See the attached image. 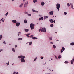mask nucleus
I'll return each mask as SVG.
<instances>
[{"instance_id":"1","label":"nucleus","mask_w":74,"mask_h":74,"mask_svg":"<svg viewBox=\"0 0 74 74\" xmlns=\"http://www.w3.org/2000/svg\"><path fill=\"white\" fill-rule=\"evenodd\" d=\"M18 58H19V59L21 58V60L22 62H26V61H25V59H24V58H25V56H18Z\"/></svg>"},{"instance_id":"2","label":"nucleus","mask_w":74,"mask_h":74,"mask_svg":"<svg viewBox=\"0 0 74 74\" xmlns=\"http://www.w3.org/2000/svg\"><path fill=\"white\" fill-rule=\"evenodd\" d=\"M30 27L31 30L34 29V24L32 23L30 24Z\"/></svg>"},{"instance_id":"3","label":"nucleus","mask_w":74,"mask_h":74,"mask_svg":"<svg viewBox=\"0 0 74 74\" xmlns=\"http://www.w3.org/2000/svg\"><path fill=\"white\" fill-rule=\"evenodd\" d=\"M56 8L58 10V11H59V8H60V4L59 3H57L56 4Z\"/></svg>"},{"instance_id":"4","label":"nucleus","mask_w":74,"mask_h":74,"mask_svg":"<svg viewBox=\"0 0 74 74\" xmlns=\"http://www.w3.org/2000/svg\"><path fill=\"white\" fill-rule=\"evenodd\" d=\"M41 32H45V33L46 32V29L45 28H42L41 29Z\"/></svg>"},{"instance_id":"5","label":"nucleus","mask_w":74,"mask_h":74,"mask_svg":"<svg viewBox=\"0 0 74 74\" xmlns=\"http://www.w3.org/2000/svg\"><path fill=\"white\" fill-rule=\"evenodd\" d=\"M27 4H28V2H25L24 4V7H27Z\"/></svg>"},{"instance_id":"6","label":"nucleus","mask_w":74,"mask_h":74,"mask_svg":"<svg viewBox=\"0 0 74 74\" xmlns=\"http://www.w3.org/2000/svg\"><path fill=\"white\" fill-rule=\"evenodd\" d=\"M16 26H19L20 25V23H16Z\"/></svg>"},{"instance_id":"7","label":"nucleus","mask_w":74,"mask_h":74,"mask_svg":"<svg viewBox=\"0 0 74 74\" xmlns=\"http://www.w3.org/2000/svg\"><path fill=\"white\" fill-rule=\"evenodd\" d=\"M53 11H51L49 12V14L50 15H53Z\"/></svg>"},{"instance_id":"8","label":"nucleus","mask_w":74,"mask_h":74,"mask_svg":"<svg viewBox=\"0 0 74 74\" xmlns=\"http://www.w3.org/2000/svg\"><path fill=\"white\" fill-rule=\"evenodd\" d=\"M70 5L71 6V8L72 9H74V8H73V4L70 3Z\"/></svg>"},{"instance_id":"9","label":"nucleus","mask_w":74,"mask_h":74,"mask_svg":"<svg viewBox=\"0 0 74 74\" xmlns=\"http://www.w3.org/2000/svg\"><path fill=\"white\" fill-rule=\"evenodd\" d=\"M33 40H37V38L33 37H32Z\"/></svg>"},{"instance_id":"10","label":"nucleus","mask_w":74,"mask_h":74,"mask_svg":"<svg viewBox=\"0 0 74 74\" xmlns=\"http://www.w3.org/2000/svg\"><path fill=\"white\" fill-rule=\"evenodd\" d=\"M44 4H45V3H44V2H42L41 3V5L42 6H43V5H44Z\"/></svg>"},{"instance_id":"11","label":"nucleus","mask_w":74,"mask_h":74,"mask_svg":"<svg viewBox=\"0 0 74 74\" xmlns=\"http://www.w3.org/2000/svg\"><path fill=\"white\" fill-rule=\"evenodd\" d=\"M12 21L13 23H16V20H12Z\"/></svg>"},{"instance_id":"12","label":"nucleus","mask_w":74,"mask_h":74,"mask_svg":"<svg viewBox=\"0 0 74 74\" xmlns=\"http://www.w3.org/2000/svg\"><path fill=\"white\" fill-rule=\"evenodd\" d=\"M43 19H44V18L42 17L39 18V21H40V20H43Z\"/></svg>"},{"instance_id":"13","label":"nucleus","mask_w":74,"mask_h":74,"mask_svg":"<svg viewBox=\"0 0 74 74\" xmlns=\"http://www.w3.org/2000/svg\"><path fill=\"white\" fill-rule=\"evenodd\" d=\"M24 22L25 23H27V20H25Z\"/></svg>"},{"instance_id":"14","label":"nucleus","mask_w":74,"mask_h":74,"mask_svg":"<svg viewBox=\"0 0 74 74\" xmlns=\"http://www.w3.org/2000/svg\"><path fill=\"white\" fill-rule=\"evenodd\" d=\"M33 2L34 3H36L37 2V0H33Z\"/></svg>"},{"instance_id":"15","label":"nucleus","mask_w":74,"mask_h":74,"mask_svg":"<svg viewBox=\"0 0 74 74\" xmlns=\"http://www.w3.org/2000/svg\"><path fill=\"white\" fill-rule=\"evenodd\" d=\"M0 21H2V22H4V19L3 18Z\"/></svg>"},{"instance_id":"16","label":"nucleus","mask_w":74,"mask_h":74,"mask_svg":"<svg viewBox=\"0 0 74 74\" xmlns=\"http://www.w3.org/2000/svg\"><path fill=\"white\" fill-rule=\"evenodd\" d=\"M12 51H13V52H15V48H13V49H12Z\"/></svg>"},{"instance_id":"17","label":"nucleus","mask_w":74,"mask_h":74,"mask_svg":"<svg viewBox=\"0 0 74 74\" xmlns=\"http://www.w3.org/2000/svg\"><path fill=\"white\" fill-rule=\"evenodd\" d=\"M3 38V36H2V35L0 36V40H1V39Z\"/></svg>"},{"instance_id":"18","label":"nucleus","mask_w":74,"mask_h":74,"mask_svg":"<svg viewBox=\"0 0 74 74\" xmlns=\"http://www.w3.org/2000/svg\"><path fill=\"white\" fill-rule=\"evenodd\" d=\"M25 30L26 32H28V31H29V29H25Z\"/></svg>"},{"instance_id":"19","label":"nucleus","mask_w":74,"mask_h":74,"mask_svg":"<svg viewBox=\"0 0 74 74\" xmlns=\"http://www.w3.org/2000/svg\"><path fill=\"white\" fill-rule=\"evenodd\" d=\"M48 18V16H46L44 17V19H47Z\"/></svg>"},{"instance_id":"20","label":"nucleus","mask_w":74,"mask_h":74,"mask_svg":"<svg viewBox=\"0 0 74 74\" xmlns=\"http://www.w3.org/2000/svg\"><path fill=\"white\" fill-rule=\"evenodd\" d=\"M62 58V56H61V55L59 56L58 57V59H60V58Z\"/></svg>"},{"instance_id":"21","label":"nucleus","mask_w":74,"mask_h":74,"mask_svg":"<svg viewBox=\"0 0 74 74\" xmlns=\"http://www.w3.org/2000/svg\"><path fill=\"white\" fill-rule=\"evenodd\" d=\"M49 40H52V37H50L49 38Z\"/></svg>"},{"instance_id":"22","label":"nucleus","mask_w":74,"mask_h":74,"mask_svg":"<svg viewBox=\"0 0 74 74\" xmlns=\"http://www.w3.org/2000/svg\"><path fill=\"white\" fill-rule=\"evenodd\" d=\"M70 45H74V43H71Z\"/></svg>"},{"instance_id":"23","label":"nucleus","mask_w":74,"mask_h":74,"mask_svg":"<svg viewBox=\"0 0 74 74\" xmlns=\"http://www.w3.org/2000/svg\"><path fill=\"white\" fill-rule=\"evenodd\" d=\"M32 11L33 12H36V10L34 9H33Z\"/></svg>"},{"instance_id":"24","label":"nucleus","mask_w":74,"mask_h":74,"mask_svg":"<svg viewBox=\"0 0 74 74\" xmlns=\"http://www.w3.org/2000/svg\"><path fill=\"white\" fill-rule=\"evenodd\" d=\"M22 40V38H19L18 39V40Z\"/></svg>"},{"instance_id":"25","label":"nucleus","mask_w":74,"mask_h":74,"mask_svg":"<svg viewBox=\"0 0 74 74\" xmlns=\"http://www.w3.org/2000/svg\"><path fill=\"white\" fill-rule=\"evenodd\" d=\"M50 26L51 27H53V25L52 24H51Z\"/></svg>"},{"instance_id":"26","label":"nucleus","mask_w":74,"mask_h":74,"mask_svg":"<svg viewBox=\"0 0 74 74\" xmlns=\"http://www.w3.org/2000/svg\"><path fill=\"white\" fill-rule=\"evenodd\" d=\"M71 64H73V60H71Z\"/></svg>"},{"instance_id":"27","label":"nucleus","mask_w":74,"mask_h":74,"mask_svg":"<svg viewBox=\"0 0 74 74\" xmlns=\"http://www.w3.org/2000/svg\"><path fill=\"white\" fill-rule=\"evenodd\" d=\"M65 64L66 63V64L69 63V62L68 61H66L65 62Z\"/></svg>"},{"instance_id":"28","label":"nucleus","mask_w":74,"mask_h":74,"mask_svg":"<svg viewBox=\"0 0 74 74\" xmlns=\"http://www.w3.org/2000/svg\"><path fill=\"white\" fill-rule=\"evenodd\" d=\"M67 5L68 7H70V4L69 3H67Z\"/></svg>"},{"instance_id":"29","label":"nucleus","mask_w":74,"mask_h":74,"mask_svg":"<svg viewBox=\"0 0 74 74\" xmlns=\"http://www.w3.org/2000/svg\"><path fill=\"white\" fill-rule=\"evenodd\" d=\"M53 47L54 48H56V46L55 45H54Z\"/></svg>"},{"instance_id":"30","label":"nucleus","mask_w":74,"mask_h":74,"mask_svg":"<svg viewBox=\"0 0 74 74\" xmlns=\"http://www.w3.org/2000/svg\"><path fill=\"white\" fill-rule=\"evenodd\" d=\"M32 44V42H30L29 43V45H31Z\"/></svg>"},{"instance_id":"31","label":"nucleus","mask_w":74,"mask_h":74,"mask_svg":"<svg viewBox=\"0 0 74 74\" xmlns=\"http://www.w3.org/2000/svg\"><path fill=\"white\" fill-rule=\"evenodd\" d=\"M64 15H66L67 14V13L66 12H65L64 13Z\"/></svg>"},{"instance_id":"32","label":"nucleus","mask_w":74,"mask_h":74,"mask_svg":"<svg viewBox=\"0 0 74 74\" xmlns=\"http://www.w3.org/2000/svg\"><path fill=\"white\" fill-rule=\"evenodd\" d=\"M62 49L63 51H64L65 50V48L64 47H62Z\"/></svg>"},{"instance_id":"33","label":"nucleus","mask_w":74,"mask_h":74,"mask_svg":"<svg viewBox=\"0 0 74 74\" xmlns=\"http://www.w3.org/2000/svg\"><path fill=\"white\" fill-rule=\"evenodd\" d=\"M23 5V4H21L20 5V7H22Z\"/></svg>"},{"instance_id":"34","label":"nucleus","mask_w":74,"mask_h":74,"mask_svg":"<svg viewBox=\"0 0 74 74\" xmlns=\"http://www.w3.org/2000/svg\"><path fill=\"white\" fill-rule=\"evenodd\" d=\"M49 21H50V22H51L52 21H53V20L50 19L49 20Z\"/></svg>"},{"instance_id":"35","label":"nucleus","mask_w":74,"mask_h":74,"mask_svg":"<svg viewBox=\"0 0 74 74\" xmlns=\"http://www.w3.org/2000/svg\"><path fill=\"white\" fill-rule=\"evenodd\" d=\"M36 60H37V57H36V58L34 60V61H36Z\"/></svg>"},{"instance_id":"36","label":"nucleus","mask_w":74,"mask_h":74,"mask_svg":"<svg viewBox=\"0 0 74 74\" xmlns=\"http://www.w3.org/2000/svg\"><path fill=\"white\" fill-rule=\"evenodd\" d=\"M30 34H26L27 36H29Z\"/></svg>"},{"instance_id":"37","label":"nucleus","mask_w":74,"mask_h":74,"mask_svg":"<svg viewBox=\"0 0 74 74\" xmlns=\"http://www.w3.org/2000/svg\"><path fill=\"white\" fill-rule=\"evenodd\" d=\"M15 48H16V47H18V46L17 45H15Z\"/></svg>"},{"instance_id":"38","label":"nucleus","mask_w":74,"mask_h":74,"mask_svg":"<svg viewBox=\"0 0 74 74\" xmlns=\"http://www.w3.org/2000/svg\"><path fill=\"white\" fill-rule=\"evenodd\" d=\"M33 35H32L30 36L31 38H32V37H33Z\"/></svg>"},{"instance_id":"39","label":"nucleus","mask_w":74,"mask_h":74,"mask_svg":"<svg viewBox=\"0 0 74 74\" xmlns=\"http://www.w3.org/2000/svg\"><path fill=\"white\" fill-rule=\"evenodd\" d=\"M8 12H7V13L6 14H5L6 16H7V15H8Z\"/></svg>"},{"instance_id":"40","label":"nucleus","mask_w":74,"mask_h":74,"mask_svg":"<svg viewBox=\"0 0 74 74\" xmlns=\"http://www.w3.org/2000/svg\"><path fill=\"white\" fill-rule=\"evenodd\" d=\"M7 65H9V62H8V63H6Z\"/></svg>"},{"instance_id":"41","label":"nucleus","mask_w":74,"mask_h":74,"mask_svg":"<svg viewBox=\"0 0 74 74\" xmlns=\"http://www.w3.org/2000/svg\"><path fill=\"white\" fill-rule=\"evenodd\" d=\"M24 13L25 14H28L27 12H25Z\"/></svg>"},{"instance_id":"42","label":"nucleus","mask_w":74,"mask_h":74,"mask_svg":"<svg viewBox=\"0 0 74 74\" xmlns=\"http://www.w3.org/2000/svg\"><path fill=\"white\" fill-rule=\"evenodd\" d=\"M63 50H62V49H61V53H63Z\"/></svg>"},{"instance_id":"43","label":"nucleus","mask_w":74,"mask_h":74,"mask_svg":"<svg viewBox=\"0 0 74 74\" xmlns=\"http://www.w3.org/2000/svg\"><path fill=\"white\" fill-rule=\"evenodd\" d=\"M28 16H31V14H28Z\"/></svg>"},{"instance_id":"44","label":"nucleus","mask_w":74,"mask_h":74,"mask_svg":"<svg viewBox=\"0 0 74 74\" xmlns=\"http://www.w3.org/2000/svg\"><path fill=\"white\" fill-rule=\"evenodd\" d=\"M16 73V72H14L13 73V74H15Z\"/></svg>"},{"instance_id":"45","label":"nucleus","mask_w":74,"mask_h":74,"mask_svg":"<svg viewBox=\"0 0 74 74\" xmlns=\"http://www.w3.org/2000/svg\"><path fill=\"white\" fill-rule=\"evenodd\" d=\"M44 58V57H42L41 58V59H43Z\"/></svg>"},{"instance_id":"46","label":"nucleus","mask_w":74,"mask_h":74,"mask_svg":"<svg viewBox=\"0 0 74 74\" xmlns=\"http://www.w3.org/2000/svg\"><path fill=\"white\" fill-rule=\"evenodd\" d=\"M73 59H72L73 60V62H74V56L73 58Z\"/></svg>"},{"instance_id":"47","label":"nucleus","mask_w":74,"mask_h":74,"mask_svg":"<svg viewBox=\"0 0 74 74\" xmlns=\"http://www.w3.org/2000/svg\"><path fill=\"white\" fill-rule=\"evenodd\" d=\"M3 43L5 44H6V43L5 42V41L3 42Z\"/></svg>"},{"instance_id":"48","label":"nucleus","mask_w":74,"mask_h":74,"mask_svg":"<svg viewBox=\"0 0 74 74\" xmlns=\"http://www.w3.org/2000/svg\"><path fill=\"white\" fill-rule=\"evenodd\" d=\"M53 22H54V23H55V20L53 21Z\"/></svg>"},{"instance_id":"49","label":"nucleus","mask_w":74,"mask_h":74,"mask_svg":"<svg viewBox=\"0 0 74 74\" xmlns=\"http://www.w3.org/2000/svg\"><path fill=\"white\" fill-rule=\"evenodd\" d=\"M40 31H41V29H39V32H40Z\"/></svg>"},{"instance_id":"50","label":"nucleus","mask_w":74,"mask_h":74,"mask_svg":"<svg viewBox=\"0 0 74 74\" xmlns=\"http://www.w3.org/2000/svg\"><path fill=\"white\" fill-rule=\"evenodd\" d=\"M18 34H21V32H19V33H18Z\"/></svg>"},{"instance_id":"51","label":"nucleus","mask_w":74,"mask_h":74,"mask_svg":"<svg viewBox=\"0 0 74 74\" xmlns=\"http://www.w3.org/2000/svg\"><path fill=\"white\" fill-rule=\"evenodd\" d=\"M19 74V73H18V72H17L15 74Z\"/></svg>"},{"instance_id":"52","label":"nucleus","mask_w":74,"mask_h":74,"mask_svg":"<svg viewBox=\"0 0 74 74\" xmlns=\"http://www.w3.org/2000/svg\"><path fill=\"white\" fill-rule=\"evenodd\" d=\"M53 21H52L51 23H53Z\"/></svg>"},{"instance_id":"53","label":"nucleus","mask_w":74,"mask_h":74,"mask_svg":"<svg viewBox=\"0 0 74 74\" xmlns=\"http://www.w3.org/2000/svg\"><path fill=\"white\" fill-rule=\"evenodd\" d=\"M36 12H38V11H36Z\"/></svg>"},{"instance_id":"54","label":"nucleus","mask_w":74,"mask_h":74,"mask_svg":"<svg viewBox=\"0 0 74 74\" xmlns=\"http://www.w3.org/2000/svg\"><path fill=\"white\" fill-rule=\"evenodd\" d=\"M50 44H53V43L52 42H51L50 43Z\"/></svg>"},{"instance_id":"55","label":"nucleus","mask_w":74,"mask_h":74,"mask_svg":"<svg viewBox=\"0 0 74 74\" xmlns=\"http://www.w3.org/2000/svg\"><path fill=\"white\" fill-rule=\"evenodd\" d=\"M27 37H28V38H29V37H30V36H28Z\"/></svg>"},{"instance_id":"56","label":"nucleus","mask_w":74,"mask_h":74,"mask_svg":"<svg viewBox=\"0 0 74 74\" xmlns=\"http://www.w3.org/2000/svg\"><path fill=\"white\" fill-rule=\"evenodd\" d=\"M46 62H45V64L46 63Z\"/></svg>"},{"instance_id":"57","label":"nucleus","mask_w":74,"mask_h":74,"mask_svg":"<svg viewBox=\"0 0 74 74\" xmlns=\"http://www.w3.org/2000/svg\"><path fill=\"white\" fill-rule=\"evenodd\" d=\"M57 41H59V40H57Z\"/></svg>"},{"instance_id":"58","label":"nucleus","mask_w":74,"mask_h":74,"mask_svg":"<svg viewBox=\"0 0 74 74\" xmlns=\"http://www.w3.org/2000/svg\"><path fill=\"white\" fill-rule=\"evenodd\" d=\"M1 52V50H0V52Z\"/></svg>"},{"instance_id":"59","label":"nucleus","mask_w":74,"mask_h":74,"mask_svg":"<svg viewBox=\"0 0 74 74\" xmlns=\"http://www.w3.org/2000/svg\"><path fill=\"white\" fill-rule=\"evenodd\" d=\"M55 56L56 57V58H56V56Z\"/></svg>"},{"instance_id":"60","label":"nucleus","mask_w":74,"mask_h":74,"mask_svg":"<svg viewBox=\"0 0 74 74\" xmlns=\"http://www.w3.org/2000/svg\"><path fill=\"white\" fill-rule=\"evenodd\" d=\"M19 34H18V36H19Z\"/></svg>"},{"instance_id":"61","label":"nucleus","mask_w":74,"mask_h":74,"mask_svg":"<svg viewBox=\"0 0 74 74\" xmlns=\"http://www.w3.org/2000/svg\"><path fill=\"white\" fill-rule=\"evenodd\" d=\"M12 1H14V0H12Z\"/></svg>"},{"instance_id":"62","label":"nucleus","mask_w":74,"mask_h":74,"mask_svg":"<svg viewBox=\"0 0 74 74\" xmlns=\"http://www.w3.org/2000/svg\"><path fill=\"white\" fill-rule=\"evenodd\" d=\"M1 51H3V49L1 50Z\"/></svg>"},{"instance_id":"63","label":"nucleus","mask_w":74,"mask_h":74,"mask_svg":"<svg viewBox=\"0 0 74 74\" xmlns=\"http://www.w3.org/2000/svg\"><path fill=\"white\" fill-rule=\"evenodd\" d=\"M9 45H11V44H9Z\"/></svg>"},{"instance_id":"64","label":"nucleus","mask_w":74,"mask_h":74,"mask_svg":"<svg viewBox=\"0 0 74 74\" xmlns=\"http://www.w3.org/2000/svg\"><path fill=\"white\" fill-rule=\"evenodd\" d=\"M53 71V70H52L51 71Z\"/></svg>"}]
</instances>
